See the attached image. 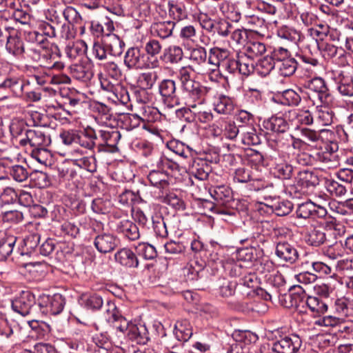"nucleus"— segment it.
Here are the masks:
<instances>
[{
    "instance_id": "obj_1",
    "label": "nucleus",
    "mask_w": 353,
    "mask_h": 353,
    "mask_svg": "<svg viewBox=\"0 0 353 353\" xmlns=\"http://www.w3.org/2000/svg\"><path fill=\"white\" fill-rule=\"evenodd\" d=\"M106 321L113 327L121 332L128 331V338L137 344H145L149 340V333L144 325L129 324L127 319L122 316L114 303L108 301L105 312Z\"/></svg>"
},
{
    "instance_id": "obj_2",
    "label": "nucleus",
    "mask_w": 353,
    "mask_h": 353,
    "mask_svg": "<svg viewBox=\"0 0 353 353\" xmlns=\"http://www.w3.org/2000/svg\"><path fill=\"white\" fill-rule=\"evenodd\" d=\"M308 97L317 107L326 105L331 101L329 89L323 79L315 77L307 82Z\"/></svg>"
},
{
    "instance_id": "obj_3",
    "label": "nucleus",
    "mask_w": 353,
    "mask_h": 353,
    "mask_svg": "<svg viewBox=\"0 0 353 353\" xmlns=\"http://www.w3.org/2000/svg\"><path fill=\"white\" fill-rule=\"evenodd\" d=\"M336 224L334 221H326L323 226L311 229L307 235V243L312 246H320L327 241H332L336 239Z\"/></svg>"
},
{
    "instance_id": "obj_4",
    "label": "nucleus",
    "mask_w": 353,
    "mask_h": 353,
    "mask_svg": "<svg viewBox=\"0 0 353 353\" xmlns=\"http://www.w3.org/2000/svg\"><path fill=\"white\" fill-rule=\"evenodd\" d=\"M65 303V298L60 294H55L53 296L43 294L38 299V305L41 312L46 314H59L62 312Z\"/></svg>"
},
{
    "instance_id": "obj_5",
    "label": "nucleus",
    "mask_w": 353,
    "mask_h": 353,
    "mask_svg": "<svg viewBox=\"0 0 353 353\" xmlns=\"http://www.w3.org/2000/svg\"><path fill=\"white\" fill-rule=\"evenodd\" d=\"M296 185L294 193L305 194L312 191L319 183L318 176L312 171L308 170H301L295 178Z\"/></svg>"
},
{
    "instance_id": "obj_6",
    "label": "nucleus",
    "mask_w": 353,
    "mask_h": 353,
    "mask_svg": "<svg viewBox=\"0 0 353 353\" xmlns=\"http://www.w3.org/2000/svg\"><path fill=\"white\" fill-rule=\"evenodd\" d=\"M145 57L143 52L139 47H130L125 53L123 63L130 70H152Z\"/></svg>"
},
{
    "instance_id": "obj_7",
    "label": "nucleus",
    "mask_w": 353,
    "mask_h": 353,
    "mask_svg": "<svg viewBox=\"0 0 353 353\" xmlns=\"http://www.w3.org/2000/svg\"><path fill=\"white\" fill-rule=\"evenodd\" d=\"M50 143V136L39 128L26 130V137L19 141L21 145L25 146L29 144L34 149L46 148Z\"/></svg>"
},
{
    "instance_id": "obj_8",
    "label": "nucleus",
    "mask_w": 353,
    "mask_h": 353,
    "mask_svg": "<svg viewBox=\"0 0 353 353\" xmlns=\"http://www.w3.org/2000/svg\"><path fill=\"white\" fill-rule=\"evenodd\" d=\"M301 343L298 335L285 336L273 343L272 350L275 353H295L301 347Z\"/></svg>"
},
{
    "instance_id": "obj_9",
    "label": "nucleus",
    "mask_w": 353,
    "mask_h": 353,
    "mask_svg": "<svg viewBox=\"0 0 353 353\" xmlns=\"http://www.w3.org/2000/svg\"><path fill=\"white\" fill-rule=\"evenodd\" d=\"M36 301L33 294L29 291H23L12 301L13 310L23 316L30 314L35 306Z\"/></svg>"
},
{
    "instance_id": "obj_10",
    "label": "nucleus",
    "mask_w": 353,
    "mask_h": 353,
    "mask_svg": "<svg viewBox=\"0 0 353 353\" xmlns=\"http://www.w3.org/2000/svg\"><path fill=\"white\" fill-rule=\"evenodd\" d=\"M3 168L4 172L9 174L16 181L23 182L29 176V172L26 166L14 164L13 161L8 157L0 159V169Z\"/></svg>"
},
{
    "instance_id": "obj_11",
    "label": "nucleus",
    "mask_w": 353,
    "mask_h": 353,
    "mask_svg": "<svg viewBox=\"0 0 353 353\" xmlns=\"http://www.w3.org/2000/svg\"><path fill=\"white\" fill-rule=\"evenodd\" d=\"M42 48V57L41 66L50 68L61 70L63 68V63L58 59L59 58V50L57 46H43Z\"/></svg>"
},
{
    "instance_id": "obj_12",
    "label": "nucleus",
    "mask_w": 353,
    "mask_h": 353,
    "mask_svg": "<svg viewBox=\"0 0 353 353\" xmlns=\"http://www.w3.org/2000/svg\"><path fill=\"white\" fill-rule=\"evenodd\" d=\"M159 93L165 103L173 107L179 105V97L176 94V82L172 79H163L159 85Z\"/></svg>"
},
{
    "instance_id": "obj_13",
    "label": "nucleus",
    "mask_w": 353,
    "mask_h": 353,
    "mask_svg": "<svg viewBox=\"0 0 353 353\" xmlns=\"http://www.w3.org/2000/svg\"><path fill=\"white\" fill-rule=\"evenodd\" d=\"M144 55L148 61V64L151 69L159 68L161 65L160 60L158 58L161 52L162 46L160 42L154 39H149L143 47Z\"/></svg>"
},
{
    "instance_id": "obj_14",
    "label": "nucleus",
    "mask_w": 353,
    "mask_h": 353,
    "mask_svg": "<svg viewBox=\"0 0 353 353\" xmlns=\"http://www.w3.org/2000/svg\"><path fill=\"white\" fill-rule=\"evenodd\" d=\"M296 214L298 218L304 219L323 218L326 216L327 210L324 207L317 205L311 201H307L299 205Z\"/></svg>"
},
{
    "instance_id": "obj_15",
    "label": "nucleus",
    "mask_w": 353,
    "mask_h": 353,
    "mask_svg": "<svg viewBox=\"0 0 353 353\" xmlns=\"http://www.w3.org/2000/svg\"><path fill=\"white\" fill-rule=\"evenodd\" d=\"M119 239L113 234L103 232L95 236L94 245L101 253L106 254L113 251L118 245Z\"/></svg>"
},
{
    "instance_id": "obj_16",
    "label": "nucleus",
    "mask_w": 353,
    "mask_h": 353,
    "mask_svg": "<svg viewBox=\"0 0 353 353\" xmlns=\"http://www.w3.org/2000/svg\"><path fill=\"white\" fill-rule=\"evenodd\" d=\"M272 161V170L274 174L283 180L290 179L294 174V167L282 157H274Z\"/></svg>"
},
{
    "instance_id": "obj_17",
    "label": "nucleus",
    "mask_w": 353,
    "mask_h": 353,
    "mask_svg": "<svg viewBox=\"0 0 353 353\" xmlns=\"http://www.w3.org/2000/svg\"><path fill=\"white\" fill-rule=\"evenodd\" d=\"M275 254L281 260L290 264L295 263L299 259L297 250L287 241L277 243Z\"/></svg>"
},
{
    "instance_id": "obj_18",
    "label": "nucleus",
    "mask_w": 353,
    "mask_h": 353,
    "mask_svg": "<svg viewBox=\"0 0 353 353\" xmlns=\"http://www.w3.org/2000/svg\"><path fill=\"white\" fill-rule=\"evenodd\" d=\"M115 230L130 241H135L140 236L137 225L129 219L119 220L116 223Z\"/></svg>"
},
{
    "instance_id": "obj_19",
    "label": "nucleus",
    "mask_w": 353,
    "mask_h": 353,
    "mask_svg": "<svg viewBox=\"0 0 353 353\" xmlns=\"http://www.w3.org/2000/svg\"><path fill=\"white\" fill-rule=\"evenodd\" d=\"M99 145H105L110 149L109 152H114L117 150V144L121 137L119 131L117 130H101L98 132Z\"/></svg>"
},
{
    "instance_id": "obj_20",
    "label": "nucleus",
    "mask_w": 353,
    "mask_h": 353,
    "mask_svg": "<svg viewBox=\"0 0 353 353\" xmlns=\"http://www.w3.org/2000/svg\"><path fill=\"white\" fill-rule=\"evenodd\" d=\"M102 41L109 55L119 57L122 54L125 43L117 34L105 33Z\"/></svg>"
},
{
    "instance_id": "obj_21",
    "label": "nucleus",
    "mask_w": 353,
    "mask_h": 353,
    "mask_svg": "<svg viewBox=\"0 0 353 353\" xmlns=\"http://www.w3.org/2000/svg\"><path fill=\"white\" fill-rule=\"evenodd\" d=\"M268 283H269L272 288L268 291H265V294H261V296L266 301H271L272 297L278 296L279 290L278 288L282 287L285 283V280L284 276L281 274L279 271L275 270L272 274L268 277L265 280Z\"/></svg>"
},
{
    "instance_id": "obj_22",
    "label": "nucleus",
    "mask_w": 353,
    "mask_h": 353,
    "mask_svg": "<svg viewBox=\"0 0 353 353\" xmlns=\"http://www.w3.org/2000/svg\"><path fill=\"white\" fill-rule=\"evenodd\" d=\"M318 48L323 52L324 56L335 58L339 64L345 65L347 63V53L342 48H338L328 43L318 44Z\"/></svg>"
},
{
    "instance_id": "obj_23",
    "label": "nucleus",
    "mask_w": 353,
    "mask_h": 353,
    "mask_svg": "<svg viewBox=\"0 0 353 353\" xmlns=\"http://www.w3.org/2000/svg\"><path fill=\"white\" fill-rule=\"evenodd\" d=\"M115 261L123 266L135 268L139 266V260L135 253L130 248H124L114 254Z\"/></svg>"
},
{
    "instance_id": "obj_24",
    "label": "nucleus",
    "mask_w": 353,
    "mask_h": 353,
    "mask_svg": "<svg viewBox=\"0 0 353 353\" xmlns=\"http://www.w3.org/2000/svg\"><path fill=\"white\" fill-rule=\"evenodd\" d=\"M72 76L81 81L88 82L93 77L92 65L88 63L73 64L70 66Z\"/></svg>"
},
{
    "instance_id": "obj_25",
    "label": "nucleus",
    "mask_w": 353,
    "mask_h": 353,
    "mask_svg": "<svg viewBox=\"0 0 353 353\" xmlns=\"http://www.w3.org/2000/svg\"><path fill=\"white\" fill-rule=\"evenodd\" d=\"M175 25L173 21H159L152 24L150 31L153 36L165 39L172 34Z\"/></svg>"
},
{
    "instance_id": "obj_26",
    "label": "nucleus",
    "mask_w": 353,
    "mask_h": 353,
    "mask_svg": "<svg viewBox=\"0 0 353 353\" xmlns=\"http://www.w3.org/2000/svg\"><path fill=\"white\" fill-rule=\"evenodd\" d=\"M148 179L151 185L158 188L161 193L169 190L170 182L166 172L152 170L148 175Z\"/></svg>"
},
{
    "instance_id": "obj_27",
    "label": "nucleus",
    "mask_w": 353,
    "mask_h": 353,
    "mask_svg": "<svg viewBox=\"0 0 353 353\" xmlns=\"http://www.w3.org/2000/svg\"><path fill=\"white\" fill-rule=\"evenodd\" d=\"M212 198L221 205H226L233 199V192L227 185H216L210 190Z\"/></svg>"
},
{
    "instance_id": "obj_28",
    "label": "nucleus",
    "mask_w": 353,
    "mask_h": 353,
    "mask_svg": "<svg viewBox=\"0 0 353 353\" xmlns=\"http://www.w3.org/2000/svg\"><path fill=\"white\" fill-rule=\"evenodd\" d=\"M235 109V103L232 98L226 95H220L214 102V110L219 114H231Z\"/></svg>"
},
{
    "instance_id": "obj_29",
    "label": "nucleus",
    "mask_w": 353,
    "mask_h": 353,
    "mask_svg": "<svg viewBox=\"0 0 353 353\" xmlns=\"http://www.w3.org/2000/svg\"><path fill=\"white\" fill-rule=\"evenodd\" d=\"M245 26L250 32L264 36L267 31V25L263 19L256 15L245 16L244 19Z\"/></svg>"
},
{
    "instance_id": "obj_30",
    "label": "nucleus",
    "mask_w": 353,
    "mask_h": 353,
    "mask_svg": "<svg viewBox=\"0 0 353 353\" xmlns=\"http://www.w3.org/2000/svg\"><path fill=\"white\" fill-rule=\"evenodd\" d=\"M212 166L208 161L199 159L193 163L190 173L196 179L201 181H205L208 179L210 174L212 172Z\"/></svg>"
},
{
    "instance_id": "obj_31",
    "label": "nucleus",
    "mask_w": 353,
    "mask_h": 353,
    "mask_svg": "<svg viewBox=\"0 0 353 353\" xmlns=\"http://www.w3.org/2000/svg\"><path fill=\"white\" fill-rule=\"evenodd\" d=\"M190 60L194 68V72L198 74L199 68L208 66L207 52L203 47L193 48L190 51Z\"/></svg>"
},
{
    "instance_id": "obj_32",
    "label": "nucleus",
    "mask_w": 353,
    "mask_h": 353,
    "mask_svg": "<svg viewBox=\"0 0 353 353\" xmlns=\"http://www.w3.org/2000/svg\"><path fill=\"white\" fill-rule=\"evenodd\" d=\"M337 89L340 94L345 97L353 96L352 77L346 72H341L337 78Z\"/></svg>"
},
{
    "instance_id": "obj_33",
    "label": "nucleus",
    "mask_w": 353,
    "mask_h": 353,
    "mask_svg": "<svg viewBox=\"0 0 353 353\" xmlns=\"http://www.w3.org/2000/svg\"><path fill=\"white\" fill-rule=\"evenodd\" d=\"M174 334L179 341H188L192 335V327L187 319L177 321L174 325Z\"/></svg>"
},
{
    "instance_id": "obj_34",
    "label": "nucleus",
    "mask_w": 353,
    "mask_h": 353,
    "mask_svg": "<svg viewBox=\"0 0 353 353\" xmlns=\"http://www.w3.org/2000/svg\"><path fill=\"white\" fill-rule=\"evenodd\" d=\"M97 139L98 137L96 132L91 128H87L83 131L78 132L77 144L83 148L92 150L94 147Z\"/></svg>"
},
{
    "instance_id": "obj_35",
    "label": "nucleus",
    "mask_w": 353,
    "mask_h": 353,
    "mask_svg": "<svg viewBox=\"0 0 353 353\" xmlns=\"http://www.w3.org/2000/svg\"><path fill=\"white\" fill-rule=\"evenodd\" d=\"M330 152L327 148L325 151L318 152L315 154L314 159L316 161L324 163L328 168H336L339 165V156L334 152Z\"/></svg>"
},
{
    "instance_id": "obj_36",
    "label": "nucleus",
    "mask_w": 353,
    "mask_h": 353,
    "mask_svg": "<svg viewBox=\"0 0 353 353\" xmlns=\"http://www.w3.org/2000/svg\"><path fill=\"white\" fill-rule=\"evenodd\" d=\"M265 129L274 132L283 133L288 129V122L281 117L272 116L263 123Z\"/></svg>"
},
{
    "instance_id": "obj_37",
    "label": "nucleus",
    "mask_w": 353,
    "mask_h": 353,
    "mask_svg": "<svg viewBox=\"0 0 353 353\" xmlns=\"http://www.w3.org/2000/svg\"><path fill=\"white\" fill-rule=\"evenodd\" d=\"M183 57V52L181 47L177 46H171L164 50L161 59L166 63L176 64L179 63Z\"/></svg>"
},
{
    "instance_id": "obj_38",
    "label": "nucleus",
    "mask_w": 353,
    "mask_h": 353,
    "mask_svg": "<svg viewBox=\"0 0 353 353\" xmlns=\"http://www.w3.org/2000/svg\"><path fill=\"white\" fill-rule=\"evenodd\" d=\"M0 88L10 89L17 97L26 92V85L23 81L17 77L6 78L0 83Z\"/></svg>"
},
{
    "instance_id": "obj_39",
    "label": "nucleus",
    "mask_w": 353,
    "mask_h": 353,
    "mask_svg": "<svg viewBox=\"0 0 353 353\" xmlns=\"http://www.w3.org/2000/svg\"><path fill=\"white\" fill-rule=\"evenodd\" d=\"M335 312L341 317L353 315V301L345 296L337 299L334 302Z\"/></svg>"
},
{
    "instance_id": "obj_40",
    "label": "nucleus",
    "mask_w": 353,
    "mask_h": 353,
    "mask_svg": "<svg viewBox=\"0 0 353 353\" xmlns=\"http://www.w3.org/2000/svg\"><path fill=\"white\" fill-rule=\"evenodd\" d=\"M159 113L157 109L151 108L150 106L143 108V110L141 112V115H138L137 114H133L132 117L135 121V123L134 125V127H138L139 125L140 121H143L144 122H153L157 119L159 117Z\"/></svg>"
},
{
    "instance_id": "obj_41",
    "label": "nucleus",
    "mask_w": 353,
    "mask_h": 353,
    "mask_svg": "<svg viewBox=\"0 0 353 353\" xmlns=\"http://www.w3.org/2000/svg\"><path fill=\"white\" fill-rule=\"evenodd\" d=\"M276 62L267 55L259 59L256 64L255 71L261 77H266L276 67Z\"/></svg>"
},
{
    "instance_id": "obj_42",
    "label": "nucleus",
    "mask_w": 353,
    "mask_h": 353,
    "mask_svg": "<svg viewBox=\"0 0 353 353\" xmlns=\"http://www.w3.org/2000/svg\"><path fill=\"white\" fill-rule=\"evenodd\" d=\"M6 48L15 56H20L24 52L23 43L17 34L8 37Z\"/></svg>"
},
{
    "instance_id": "obj_43",
    "label": "nucleus",
    "mask_w": 353,
    "mask_h": 353,
    "mask_svg": "<svg viewBox=\"0 0 353 353\" xmlns=\"http://www.w3.org/2000/svg\"><path fill=\"white\" fill-rule=\"evenodd\" d=\"M223 267L231 277H241L246 273V268L240 262L234 260H228L223 263Z\"/></svg>"
},
{
    "instance_id": "obj_44",
    "label": "nucleus",
    "mask_w": 353,
    "mask_h": 353,
    "mask_svg": "<svg viewBox=\"0 0 353 353\" xmlns=\"http://www.w3.org/2000/svg\"><path fill=\"white\" fill-rule=\"evenodd\" d=\"M306 305L312 312L324 314L327 311L328 304L325 300L320 299L318 296H307Z\"/></svg>"
},
{
    "instance_id": "obj_45",
    "label": "nucleus",
    "mask_w": 353,
    "mask_h": 353,
    "mask_svg": "<svg viewBox=\"0 0 353 353\" xmlns=\"http://www.w3.org/2000/svg\"><path fill=\"white\" fill-rule=\"evenodd\" d=\"M158 79V74L154 72L141 73L137 79L138 86L143 90L152 89Z\"/></svg>"
},
{
    "instance_id": "obj_46",
    "label": "nucleus",
    "mask_w": 353,
    "mask_h": 353,
    "mask_svg": "<svg viewBox=\"0 0 353 353\" xmlns=\"http://www.w3.org/2000/svg\"><path fill=\"white\" fill-rule=\"evenodd\" d=\"M16 240V237L13 236H6L0 239V261L6 260L12 252Z\"/></svg>"
},
{
    "instance_id": "obj_47",
    "label": "nucleus",
    "mask_w": 353,
    "mask_h": 353,
    "mask_svg": "<svg viewBox=\"0 0 353 353\" xmlns=\"http://www.w3.org/2000/svg\"><path fill=\"white\" fill-rule=\"evenodd\" d=\"M183 90L187 92L195 101L199 99L203 94L205 88L199 81L193 80L181 85Z\"/></svg>"
},
{
    "instance_id": "obj_48",
    "label": "nucleus",
    "mask_w": 353,
    "mask_h": 353,
    "mask_svg": "<svg viewBox=\"0 0 353 353\" xmlns=\"http://www.w3.org/2000/svg\"><path fill=\"white\" fill-rule=\"evenodd\" d=\"M219 293L222 297H230L234 294L237 283L227 279H220L218 281Z\"/></svg>"
},
{
    "instance_id": "obj_49",
    "label": "nucleus",
    "mask_w": 353,
    "mask_h": 353,
    "mask_svg": "<svg viewBox=\"0 0 353 353\" xmlns=\"http://www.w3.org/2000/svg\"><path fill=\"white\" fill-rule=\"evenodd\" d=\"M298 66L296 60L294 58L290 57L282 62H279L276 67L279 68L281 75L283 77H290L292 75Z\"/></svg>"
},
{
    "instance_id": "obj_50",
    "label": "nucleus",
    "mask_w": 353,
    "mask_h": 353,
    "mask_svg": "<svg viewBox=\"0 0 353 353\" xmlns=\"http://www.w3.org/2000/svg\"><path fill=\"white\" fill-rule=\"evenodd\" d=\"M307 294L301 286L294 287L293 292L289 295L290 307H298L301 304L305 303Z\"/></svg>"
},
{
    "instance_id": "obj_51",
    "label": "nucleus",
    "mask_w": 353,
    "mask_h": 353,
    "mask_svg": "<svg viewBox=\"0 0 353 353\" xmlns=\"http://www.w3.org/2000/svg\"><path fill=\"white\" fill-rule=\"evenodd\" d=\"M278 35L282 39L290 41L294 43L299 42L301 39V33L296 29L283 26L278 30Z\"/></svg>"
},
{
    "instance_id": "obj_52",
    "label": "nucleus",
    "mask_w": 353,
    "mask_h": 353,
    "mask_svg": "<svg viewBox=\"0 0 353 353\" xmlns=\"http://www.w3.org/2000/svg\"><path fill=\"white\" fill-rule=\"evenodd\" d=\"M254 70L255 67L250 57L245 55L238 57L237 71L239 74L248 76Z\"/></svg>"
},
{
    "instance_id": "obj_53",
    "label": "nucleus",
    "mask_w": 353,
    "mask_h": 353,
    "mask_svg": "<svg viewBox=\"0 0 353 353\" xmlns=\"http://www.w3.org/2000/svg\"><path fill=\"white\" fill-rule=\"evenodd\" d=\"M168 191L164 192V193H161V195L159 196V200L161 202L170 205L176 209H183V201L174 193H168Z\"/></svg>"
},
{
    "instance_id": "obj_54",
    "label": "nucleus",
    "mask_w": 353,
    "mask_h": 353,
    "mask_svg": "<svg viewBox=\"0 0 353 353\" xmlns=\"http://www.w3.org/2000/svg\"><path fill=\"white\" fill-rule=\"evenodd\" d=\"M169 14L173 19L178 21L187 19L188 13L185 6L180 3L174 2L168 3Z\"/></svg>"
},
{
    "instance_id": "obj_55",
    "label": "nucleus",
    "mask_w": 353,
    "mask_h": 353,
    "mask_svg": "<svg viewBox=\"0 0 353 353\" xmlns=\"http://www.w3.org/2000/svg\"><path fill=\"white\" fill-rule=\"evenodd\" d=\"M168 148L177 155L188 158L191 155V148L179 141H171L168 143Z\"/></svg>"
},
{
    "instance_id": "obj_56",
    "label": "nucleus",
    "mask_w": 353,
    "mask_h": 353,
    "mask_svg": "<svg viewBox=\"0 0 353 353\" xmlns=\"http://www.w3.org/2000/svg\"><path fill=\"white\" fill-rule=\"evenodd\" d=\"M326 189L332 196L336 197L343 196L347 192L345 185L334 180L327 181Z\"/></svg>"
},
{
    "instance_id": "obj_57",
    "label": "nucleus",
    "mask_w": 353,
    "mask_h": 353,
    "mask_svg": "<svg viewBox=\"0 0 353 353\" xmlns=\"http://www.w3.org/2000/svg\"><path fill=\"white\" fill-rule=\"evenodd\" d=\"M137 254L142 256L145 259L151 260L154 259L157 254L154 246L146 243H139L135 247Z\"/></svg>"
},
{
    "instance_id": "obj_58",
    "label": "nucleus",
    "mask_w": 353,
    "mask_h": 353,
    "mask_svg": "<svg viewBox=\"0 0 353 353\" xmlns=\"http://www.w3.org/2000/svg\"><path fill=\"white\" fill-rule=\"evenodd\" d=\"M282 103L285 105L296 106L301 101L300 94L292 89H287L281 92Z\"/></svg>"
},
{
    "instance_id": "obj_59",
    "label": "nucleus",
    "mask_w": 353,
    "mask_h": 353,
    "mask_svg": "<svg viewBox=\"0 0 353 353\" xmlns=\"http://www.w3.org/2000/svg\"><path fill=\"white\" fill-rule=\"evenodd\" d=\"M219 68L214 64L213 68L205 66L204 68H199L198 74L207 77L211 81L219 82L223 77Z\"/></svg>"
},
{
    "instance_id": "obj_60",
    "label": "nucleus",
    "mask_w": 353,
    "mask_h": 353,
    "mask_svg": "<svg viewBox=\"0 0 353 353\" xmlns=\"http://www.w3.org/2000/svg\"><path fill=\"white\" fill-rule=\"evenodd\" d=\"M65 19L70 25H81L82 18L79 12L72 6L66 7L63 12Z\"/></svg>"
},
{
    "instance_id": "obj_61",
    "label": "nucleus",
    "mask_w": 353,
    "mask_h": 353,
    "mask_svg": "<svg viewBox=\"0 0 353 353\" xmlns=\"http://www.w3.org/2000/svg\"><path fill=\"white\" fill-rule=\"evenodd\" d=\"M266 51V47L263 43L259 41L250 42L246 46V52L248 57L254 58L262 55Z\"/></svg>"
},
{
    "instance_id": "obj_62",
    "label": "nucleus",
    "mask_w": 353,
    "mask_h": 353,
    "mask_svg": "<svg viewBox=\"0 0 353 353\" xmlns=\"http://www.w3.org/2000/svg\"><path fill=\"white\" fill-rule=\"evenodd\" d=\"M92 211L97 214H106L110 210V202L102 198L94 199L91 205Z\"/></svg>"
},
{
    "instance_id": "obj_63",
    "label": "nucleus",
    "mask_w": 353,
    "mask_h": 353,
    "mask_svg": "<svg viewBox=\"0 0 353 353\" xmlns=\"http://www.w3.org/2000/svg\"><path fill=\"white\" fill-rule=\"evenodd\" d=\"M32 180L34 185L39 188H45L50 185V177L44 172H35L32 175Z\"/></svg>"
},
{
    "instance_id": "obj_64",
    "label": "nucleus",
    "mask_w": 353,
    "mask_h": 353,
    "mask_svg": "<svg viewBox=\"0 0 353 353\" xmlns=\"http://www.w3.org/2000/svg\"><path fill=\"white\" fill-rule=\"evenodd\" d=\"M295 121L297 124L301 125H309L312 124L314 118L308 110H299L295 113Z\"/></svg>"
}]
</instances>
